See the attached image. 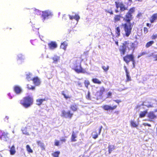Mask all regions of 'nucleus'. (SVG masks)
<instances>
[{"label": "nucleus", "instance_id": "nucleus-19", "mask_svg": "<svg viewBox=\"0 0 157 157\" xmlns=\"http://www.w3.org/2000/svg\"><path fill=\"white\" fill-rule=\"evenodd\" d=\"M47 100V98H44V99H38L36 100V104L39 106L41 105L42 102Z\"/></svg>", "mask_w": 157, "mask_h": 157}, {"label": "nucleus", "instance_id": "nucleus-47", "mask_svg": "<svg viewBox=\"0 0 157 157\" xmlns=\"http://www.w3.org/2000/svg\"><path fill=\"white\" fill-rule=\"evenodd\" d=\"M147 54V53L146 52H141L140 54V55L138 56V57H140V56H143L144 55H146Z\"/></svg>", "mask_w": 157, "mask_h": 157}, {"label": "nucleus", "instance_id": "nucleus-48", "mask_svg": "<svg viewBox=\"0 0 157 157\" xmlns=\"http://www.w3.org/2000/svg\"><path fill=\"white\" fill-rule=\"evenodd\" d=\"M66 140L63 137L60 140V141L62 142H66Z\"/></svg>", "mask_w": 157, "mask_h": 157}, {"label": "nucleus", "instance_id": "nucleus-45", "mask_svg": "<svg viewBox=\"0 0 157 157\" xmlns=\"http://www.w3.org/2000/svg\"><path fill=\"white\" fill-rule=\"evenodd\" d=\"M112 93L111 92H109L107 94V98H110L112 96Z\"/></svg>", "mask_w": 157, "mask_h": 157}, {"label": "nucleus", "instance_id": "nucleus-38", "mask_svg": "<svg viewBox=\"0 0 157 157\" xmlns=\"http://www.w3.org/2000/svg\"><path fill=\"white\" fill-rule=\"evenodd\" d=\"M93 133H95V134L93 135L92 138L94 139H96L97 138L98 136V135L97 134L96 131L94 132Z\"/></svg>", "mask_w": 157, "mask_h": 157}, {"label": "nucleus", "instance_id": "nucleus-59", "mask_svg": "<svg viewBox=\"0 0 157 157\" xmlns=\"http://www.w3.org/2000/svg\"><path fill=\"white\" fill-rule=\"evenodd\" d=\"M115 12L116 13H117L119 12V11L117 9H116L115 10Z\"/></svg>", "mask_w": 157, "mask_h": 157}, {"label": "nucleus", "instance_id": "nucleus-42", "mask_svg": "<svg viewBox=\"0 0 157 157\" xmlns=\"http://www.w3.org/2000/svg\"><path fill=\"white\" fill-rule=\"evenodd\" d=\"M86 97L87 99H90V93L89 91L88 92L87 94L86 95Z\"/></svg>", "mask_w": 157, "mask_h": 157}, {"label": "nucleus", "instance_id": "nucleus-49", "mask_svg": "<svg viewBox=\"0 0 157 157\" xmlns=\"http://www.w3.org/2000/svg\"><path fill=\"white\" fill-rule=\"evenodd\" d=\"M143 125L144 126H148L149 127H151V124H148L147 123H144L143 124Z\"/></svg>", "mask_w": 157, "mask_h": 157}, {"label": "nucleus", "instance_id": "nucleus-20", "mask_svg": "<svg viewBox=\"0 0 157 157\" xmlns=\"http://www.w3.org/2000/svg\"><path fill=\"white\" fill-rule=\"evenodd\" d=\"M70 108L71 110L74 112L76 111L78 109L77 105L75 104L71 105L70 106Z\"/></svg>", "mask_w": 157, "mask_h": 157}, {"label": "nucleus", "instance_id": "nucleus-57", "mask_svg": "<svg viewBox=\"0 0 157 157\" xmlns=\"http://www.w3.org/2000/svg\"><path fill=\"white\" fill-rule=\"evenodd\" d=\"M66 17V15H64L63 17V19H65V17Z\"/></svg>", "mask_w": 157, "mask_h": 157}, {"label": "nucleus", "instance_id": "nucleus-41", "mask_svg": "<svg viewBox=\"0 0 157 157\" xmlns=\"http://www.w3.org/2000/svg\"><path fill=\"white\" fill-rule=\"evenodd\" d=\"M157 39V34H153L151 36V39L152 40H155L156 39Z\"/></svg>", "mask_w": 157, "mask_h": 157}, {"label": "nucleus", "instance_id": "nucleus-23", "mask_svg": "<svg viewBox=\"0 0 157 157\" xmlns=\"http://www.w3.org/2000/svg\"><path fill=\"white\" fill-rule=\"evenodd\" d=\"M115 34L116 37H118L120 36L121 29L120 27H117L115 29Z\"/></svg>", "mask_w": 157, "mask_h": 157}, {"label": "nucleus", "instance_id": "nucleus-13", "mask_svg": "<svg viewBox=\"0 0 157 157\" xmlns=\"http://www.w3.org/2000/svg\"><path fill=\"white\" fill-rule=\"evenodd\" d=\"M124 69L125 71L126 76V82H128L131 80V79L129 75V72H128L127 68L126 66H124Z\"/></svg>", "mask_w": 157, "mask_h": 157}, {"label": "nucleus", "instance_id": "nucleus-9", "mask_svg": "<svg viewBox=\"0 0 157 157\" xmlns=\"http://www.w3.org/2000/svg\"><path fill=\"white\" fill-rule=\"evenodd\" d=\"M62 116L66 118L71 119L73 115V113L70 111H66L64 110L62 111Z\"/></svg>", "mask_w": 157, "mask_h": 157}, {"label": "nucleus", "instance_id": "nucleus-30", "mask_svg": "<svg viewBox=\"0 0 157 157\" xmlns=\"http://www.w3.org/2000/svg\"><path fill=\"white\" fill-rule=\"evenodd\" d=\"M130 125L131 126L134 128L136 127L138 125L135 121L132 120L130 121Z\"/></svg>", "mask_w": 157, "mask_h": 157}, {"label": "nucleus", "instance_id": "nucleus-58", "mask_svg": "<svg viewBox=\"0 0 157 157\" xmlns=\"http://www.w3.org/2000/svg\"><path fill=\"white\" fill-rule=\"evenodd\" d=\"M5 121L8 120V117H5Z\"/></svg>", "mask_w": 157, "mask_h": 157}, {"label": "nucleus", "instance_id": "nucleus-22", "mask_svg": "<svg viewBox=\"0 0 157 157\" xmlns=\"http://www.w3.org/2000/svg\"><path fill=\"white\" fill-rule=\"evenodd\" d=\"M68 16L69 17L70 19L71 20H72L73 19H74L78 21L80 19V17L77 14H75L74 16H71L70 15H69Z\"/></svg>", "mask_w": 157, "mask_h": 157}, {"label": "nucleus", "instance_id": "nucleus-2", "mask_svg": "<svg viewBox=\"0 0 157 157\" xmlns=\"http://www.w3.org/2000/svg\"><path fill=\"white\" fill-rule=\"evenodd\" d=\"M129 43L128 41H124L122 44V45L121 46L120 48L119 49V51L121 56L124 55L126 50V48H128L129 50L131 49H132L134 50L135 48V44L134 43H130V47H128V45Z\"/></svg>", "mask_w": 157, "mask_h": 157}, {"label": "nucleus", "instance_id": "nucleus-39", "mask_svg": "<svg viewBox=\"0 0 157 157\" xmlns=\"http://www.w3.org/2000/svg\"><path fill=\"white\" fill-rule=\"evenodd\" d=\"M27 89L29 90H34L35 89V86H32L31 87H30L29 86V85H28V84L27 85Z\"/></svg>", "mask_w": 157, "mask_h": 157}, {"label": "nucleus", "instance_id": "nucleus-5", "mask_svg": "<svg viewBox=\"0 0 157 157\" xmlns=\"http://www.w3.org/2000/svg\"><path fill=\"white\" fill-rule=\"evenodd\" d=\"M123 59L124 61L127 64H128L129 62L131 61L133 67H135V61L134 59V56L132 54L126 55L123 57Z\"/></svg>", "mask_w": 157, "mask_h": 157}, {"label": "nucleus", "instance_id": "nucleus-43", "mask_svg": "<svg viewBox=\"0 0 157 157\" xmlns=\"http://www.w3.org/2000/svg\"><path fill=\"white\" fill-rule=\"evenodd\" d=\"M105 11L107 13H109L110 15H113V11L112 10H105Z\"/></svg>", "mask_w": 157, "mask_h": 157}, {"label": "nucleus", "instance_id": "nucleus-6", "mask_svg": "<svg viewBox=\"0 0 157 157\" xmlns=\"http://www.w3.org/2000/svg\"><path fill=\"white\" fill-rule=\"evenodd\" d=\"M116 7L117 9L120 8V11L123 12L125 10H128V6H126L122 2H119L116 1L115 2Z\"/></svg>", "mask_w": 157, "mask_h": 157}, {"label": "nucleus", "instance_id": "nucleus-29", "mask_svg": "<svg viewBox=\"0 0 157 157\" xmlns=\"http://www.w3.org/2000/svg\"><path fill=\"white\" fill-rule=\"evenodd\" d=\"M92 80V82L95 84H100L101 83V81H100L97 78H93Z\"/></svg>", "mask_w": 157, "mask_h": 157}, {"label": "nucleus", "instance_id": "nucleus-62", "mask_svg": "<svg viewBox=\"0 0 157 157\" xmlns=\"http://www.w3.org/2000/svg\"><path fill=\"white\" fill-rule=\"evenodd\" d=\"M156 133H157V127H156Z\"/></svg>", "mask_w": 157, "mask_h": 157}, {"label": "nucleus", "instance_id": "nucleus-31", "mask_svg": "<svg viewBox=\"0 0 157 157\" xmlns=\"http://www.w3.org/2000/svg\"><path fill=\"white\" fill-rule=\"evenodd\" d=\"M147 113V110H146L144 111L141 112L140 114L139 117L142 118L144 117L146 115V114Z\"/></svg>", "mask_w": 157, "mask_h": 157}, {"label": "nucleus", "instance_id": "nucleus-18", "mask_svg": "<svg viewBox=\"0 0 157 157\" xmlns=\"http://www.w3.org/2000/svg\"><path fill=\"white\" fill-rule=\"evenodd\" d=\"M105 91V89L103 86L101 87L99 90L97 92V94L100 97H101L103 94V92Z\"/></svg>", "mask_w": 157, "mask_h": 157}, {"label": "nucleus", "instance_id": "nucleus-8", "mask_svg": "<svg viewBox=\"0 0 157 157\" xmlns=\"http://www.w3.org/2000/svg\"><path fill=\"white\" fill-rule=\"evenodd\" d=\"M52 13L50 11L48 10H45L42 12L41 17L43 21H44L46 19L48 18L49 17L52 16Z\"/></svg>", "mask_w": 157, "mask_h": 157}, {"label": "nucleus", "instance_id": "nucleus-51", "mask_svg": "<svg viewBox=\"0 0 157 157\" xmlns=\"http://www.w3.org/2000/svg\"><path fill=\"white\" fill-rule=\"evenodd\" d=\"M102 126H101L100 127L99 129V130L98 135L100 134L101 132V129H102Z\"/></svg>", "mask_w": 157, "mask_h": 157}, {"label": "nucleus", "instance_id": "nucleus-12", "mask_svg": "<svg viewBox=\"0 0 157 157\" xmlns=\"http://www.w3.org/2000/svg\"><path fill=\"white\" fill-rule=\"evenodd\" d=\"M49 48L51 49H54L57 47V45L55 41H51L48 44Z\"/></svg>", "mask_w": 157, "mask_h": 157}, {"label": "nucleus", "instance_id": "nucleus-4", "mask_svg": "<svg viewBox=\"0 0 157 157\" xmlns=\"http://www.w3.org/2000/svg\"><path fill=\"white\" fill-rule=\"evenodd\" d=\"M73 69L78 73H84L86 72L85 69L81 66V62L80 60H76L74 63Z\"/></svg>", "mask_w": 157, "mask_h": 157}, {"label": "nucleus", "instance_id": "nucleus-54", "mask_svg": "<svg viewBox=\"0 0 157 157\" xmlns=\"http://www.w3.org/2000/svg\"><path fill=\"white\" fill-rule=\"evenodd\" d=\"M153 58L154 59L155 61L157 60V55H155L154 57Z\"/></svg>", "mask_w": 157, "mask_h": 157}, {"label": "nucleus", "instance_id": "nucleus-46", "mask_svg": "<svg viewBox=\"0 0 157 157\" xmlns=\"http://www.w3.org/2000/svg\"><path fill=\"white\" fill-rule=\"evenodd\" d=\"M144 32L145 34H146L148 32V30L147 28L146 27H144Z\"/></svg>", "mask_w": 157, "mask_h": 157}, {"label": "nucleus", "instance_id": "nucleus-53", "mask_svg": "<svg viewBox=\"0 0 157 157\" xmlns=\"http://www.w3.org/2000/svg\"><path fill=\"white\" fill-rule=\"evenodd\" d=\"M142 16V13H139L137 15V17H139Z\"/></svg>", "mask_w": 157, "mask_h": 157}, {"label": "nucleus", "instance_id": "nucleus-21", "mask_svg": "<svg viewBox=\"0 0 157 157\" xmlns=\"http://www.w3.org/2000/svg\"><path fill=\"white\" fill-rule=\"evenodd\" d=\"M10 148L9 150L10 154L12 155H14L16 153V151L15 150V146L14 145H13L11 147H9Z\"/></svg>", "mask_w": 157, "mask_h": 157}, {"label": "nucleus", "instance_id": "nucleus-56", "mask_svg": "<svg viewBox=\"0 0 157 157\" xmlns=\"http://www.w3.org/2000/svg\"><path fill=\"white\" fill-rule=\"evenodd\" d=\"M35 13L36 12H37L38 13H39L40 14V11H39L38 10H35Z\"/></svg>", "mask_w": 157, "mask_h": 157}, {"label": "nucleus", "instance_id": "nucleus-1", "mask_svg": "<svg viewBox=\"0 0 157 157\" xmlns=\"http://www.w3.org/2000/svg\"><path fill=\"white\" fill-rule=\"evenodd\" d=\"M135 12V7L130 8L123 17V20L125 23H122L121 26L123 27L125 32L124 35L126 37L129 36L131 33L134 23V22L131 23V21L133 18V14Z\"/></svg>", "mask_w": 157, "mask_h": 157}, {"label": "nucleus", "instance_id": "nucleus-44", "mask_svg": "<svg viewBox=\"0 0 157 157\" xmlns=\"http://www.w3.org/2000/svg\"><path fill=\"white\" fill-rule=\"evenodd\" d=\"M26 78L29 81L32 80V79H31V77L30 75H26Z\"/></svg>", "mask_w": 157, "mask_h": 157}, {"label": "nucleus", "instance_id": "nucleus-17", "mask_svg": "<svg viewBox=\"0 0 157 157\" xmlns=\"http://www.w3.org/2000/svg\"><path fill=\"white\" fill-rule=\"evenodd\" d=\"M33 81V83L36 86H38L40 83V81L37 77H35L32 79Z\"/></svg>", "mask_w": 157, "mask_h": 157}, {"label": "nucleus", "instance_id": "nucleus-28", "mask_svg": "<svg viewBox=\"0 0 157 157\" xmlns=\"http://www.w3.org/2000/svg\"><path fill=\"white\" fill-rule=\"evenodd\" d=\"M154 43V41L153 40H151L147 42L145 45L146 48H148L151 46Z\"/></svg>", "mask_w": 157, "mask_h": 157}, {"label": "nucleus", "instance_id": "nucleus-32", "mask_svg": "<svg viewBox=\"0 0 157 157\" xmlns=\"http://www.w3.org/2000/svg\"><path fill=\"white\" fill-rule=\"evenodd\" d=\"M59 57L57 56H55L52 58L53 60V63H56L57 62L58 60L59 59Z\"/></svg>", "mask_w": 157, "mask_h": 157}, {"label": "nucleus", "instance_id": "nucleus-25", "mask_svg": "<svg viewBox=\"0 0 157 157\" xmlns=\"http://www.w3.org/2000/svg\"><path fill=\"white\" fill-rule=\"evenodd\" d=\"M68 45V44L66 41H64L60 45V48L64 49V50H66L67 46Z\"/></svg>", "mask_w": 157, "mask_h": 157}, {"label": "nucleus", "instance_id": "nucleus-61", "mask_svg": "<svg viewBox=\"0 0 157 157\" xmlns=\"http://www.w3.org/2000/svg\"><path fill=\"white\" fill-rule=\"evenodd\" d=\"M128 1L130 2H132V0H128Z\"/></svg>", "mask_w": 157, "mask_h": 157}, {"label": "nucleus", "instance_id": "nucleus-15", "mask_svg": "<svg viewBox=\"0 0 157 157\" xmlns=\"http://www.w3.org/2000/svg\"><path fill=\"white\" fill-rule=\"evenodd\" d=\"M157 20V13L153 14L150 17V21L151 23H153Z\"/></svg>", "mask_w": 157, "mask_h": 157}, {"label": "nucleus", "instance_id": "nucleus-36", "mask_svg": "<svg viewBox=\"0 0 157 157\" xmlns=\"http://www.w3.org/2000/svg\"><path fill=\"white\" fill-rule=\"evenodd\" d=\"M24 59V56L21 54H20L18 55L17 56V60H21L22 59Z\"/></svg>", "mask_w": 157, "mask_h": 157}, {"label": "nucleus", "instance_id": "nucleus-10", "mask_svg": "<svg viewBox=\"0 0 157 157\" xmlns=\"http://www.w3.org/2000/svg\"><path fill=\"white\" fill-rule=\"evenodd\" d=\"M101 107L105 110L113 111L117 108V105H115L113 106H111L108 105H103Z\"/></svg>", "mask_w": 157, "mask_h": 157}, {"label": "nucleus", "instance_id": "nucleus-37", "mask_svg": "<svg viewBox=\"0 0 157 157\" xmlns=\"http://www.w3.org/2000/svg\"><path fill=\"white\" fill-rule=\"evenodd\" d=\"M109 66H103L102 67V68L105 71H107L109 69Z\"/></svg>", "mask_w": 157, "mask_h": 157}, {"label": "nucleus", "instance_id": "nucleus-16", "mask_svg": "<svg viewBox=\"0 0 157 157\" xmlns=\"http://www.w3.org/2000/svg\"><path fill=\"white\" fill-rule=\"evenodd\" d=\"M13 90L16 94H20L22 90L20 87L18 86H15L13 87Z\"/></svg>", "mask_w": 157, "mask_h": 157}, {"label": "nucleus", "instance_id": "nucleus-60", "mask_svg": "<svg viewBox=\"0 0 157 157\" xmlns=\"http://www.w3.org/2000/svg\"><path fill=\"white\" fill-rule=\"evenodd\" d=\"M115 43H116V44H117V46H118L119 45H118V42L117 41H116V42H115Z\"/></svg>", "mask_w": 157, "mask_h": 157}, {"label": "nucleus", "instance_id": "nucleus-55", "mask_svg": "<svg viewBox=\"0 0 157 157\" xmlns=\"http://www.w3.org/2000/svg\"><path fill=\"white\" fill-rule=\"evenodd\" d=\"M146 25L147 26H148V27H149V28H150L151 27V24L149 23H147L146 24Z\"/></svg>", "mask_w": 157, "mask_h": 157}, {"label": "nucleus", "instance_id": "nucleus-40", "mask_svg": "<svg viewBox=\"0 0 157 157\" xmlns=\"http://www.w3.org/2000/svg\"><path fill=\"white\" fill-rule=\"evenodd\" d=\"M90 82L88 81H85L84 82V84L86 88H88V86L90 85Z\"/></svg>", "mask_w": 157, "mask_h": 157}, {"label": "nucleus", "instance_id": "nucleus-3", "mask_svg": "<svg viewBox=\"0 0 157 157\" xmlns=\"http://www.w3.org/2000/svg\"><path fill=\"white\" fill-rule=\"evenodd\" d=\"M33 98L29 96L24 97L20 101V103L25 108L30 107L33 104Z\"/></svg>", "mask_w": 157, "mask_h": 157}, {"label": "nucleus", "instance_id": "nucleus-35", "mask_svg": "<svg viewBox=\"0 0 157 157\" xmlns=\"http://www.w3.org/2000/svg\"><path fill=\"white\" fill-rule=\"evenodd\" d=\"M26 148L27 151L29 153H32L33 152V150L31 148L29 145H27L26 146Z\"/></svg>", "mask_w": 157, "mask_h": 157}, {"label": "nucleus", "instance_id": "nucleus-52", "mask_svg": "<svg viewBox=\"0 0 157 157\" xmlns=\"http://www.w3.org/2000/svg\"><path fill=\"white\" fill-rule=\"evenodd\" d=\"M114 101L118 104L121 101L120 100H114Z\"/></svg>", "mask_w": 157, "mask_h": 157}, {"label": "nucleus", "instance_id": "nucleus-7", "mask_svg": "<svg viewBox=\"0 0 157 157\" xmlns=\"http://www.w3.org/2000/svg\"><path fill=\"white\" fill-rule=\"evenodd\" d=\"M1 134L0 135V139L1 140L6 141L9 139V133L8 132L1 131Z\"/></svg>", "mask_w": 157, "mask_h": 157}, {"label": "nucleus", "instance_id": "nucleus-27", "mask_svg": "<svg viewBox=\"0 0 157 157\" xmlns=\"http://www.w3.org/2000/svg\"><path fill=\"white\" fill-rule=\"evenodd\" d=\"M36 142L38 145L41 147L42 150L45 149V147L43 143L39 140L37 141Z\"/></svg>", "mask_w": 157, "mask_h": 157}, {"label": "nucleus", "instance_id": "nucleus-26", "mask_svg": "<svg viewBox=\"0 0 157 157\" xmlns=\"http://www.w3.org/2000/svg\"><path fill=\"white\" fill-rule=\"evenodd\" d=\"M109 154L111 153L112 151L115 149V147L114 145H109L108 147Z\"/></svg>", "mask_w": 157, "mask_h": 157}, {"label": "nucleus", "instance_id": "nucleus-50", "mask_svg": "<svg viewBox=\"0 0 157 157\" xmlns=\"http://www.w3.org/2000/svg\"><path fill=\"white\" fill-rule=\"evenodd\" d=\"M55 145L56 146H58L59 145V141L56 140L55 143Z\"/></svg>", "mask_w": 157, "mask_h": 157}, {"label": "nucleus", "instance_id": "nucleus-33", "mask_svg": "<svg viewBox=\"0 0 157 157\" xmlns=\"http://www.w3.org/2000/svg\"><path fill=\"white\" fill-rule=\"evenodd\" d=\"M60 153L59 151H56L53 153L52 155L53 157H58Z\"/></svg>", "mask_w": 157, "mask_h": 157}, {"label": "nucleus", "instance_id": "nucleus-34", "mask_svg": "<svg viewBox=\"0 0 157 157\" xmlns=\"http://www.w3.org/2000/svg\"><path fill=\"white\" fill-rule=\"evenodd\" d=\"M62 94L64 98L67 99L68 98H71V96H70L69 95H66L65 94V92L64 91H62Z\"/></svg>", "mask_w": 157, "mask_h": 157}, {"label": "nucleus", "instance_id": "nucleus-14", "mask_svg": "<svg viewBox=\"0 0 157 157\" xmlns=\"http://www.w3.org/2000/svg\"><path fill=\"white\" fill-rule=\"evenodd\" d=\"M122 17L121 14H116L113 17V21L115 22L120 21Z\"/></svg>", "mask_w": 157, "mask_h": 157}, {"label": "nucleus", "instance_id": "nucleus-11", "mask_svg": "<svg viewBox=\"0 0 157 157\" xmlns=\"http://www.w3.org/2000/svg\"><path fill=\"white\" fill-rule=\"evenodd\" d=\"M147 117L149 119L148 121L150 122L153 121L157 117L153 111H150L148 113Z\"/></svg>", "mask_w": 157, "mask_h": 157}, {"label": "nucleus", "instance_id": "nucleus-24", "mask_svg": "<svg viewBox=\"0 0 157 157\" xmlns=\"http://www.w3.org/2000/svg\"><path fill=\"white\" fill-rule=\"evenodd\" d=\"M77 137L76 134L74 132H73L71 136V142H75L77 141L76 138Z\"/></svg>", "mask_w": 157, "mask_h": 157}]
</instances>
